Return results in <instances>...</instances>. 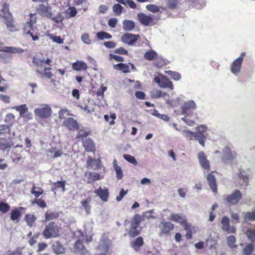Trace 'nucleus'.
<instances>
[{
    "mask_svg": "<svg viewBox=\"0 0 255 255\" xmlns=\"http://www.w3.org/2000/svg\"><path fill=\"white\" fill-rule=\"evenodd\" d=\"M111 245V242L108 238L107 234H104L98 246L97 251L99 253L96 255H111L110 251Z\"/></svg>",
    "mask_w": 255,
    "mask_h": 255,
    "instance_id": "obj_1",
    "label": "nucleus"
},
{
    "mask_svg": "<svg viewBox=\"0 0 255 255\" xmlns=\"http://www.w3.org/2000/svg\"><path fill=\"white\" fill-rule=\"evenodd\" d=\"M36 14H30V21L27 22L24 26V32L26 34H29L31 37L32 39L36 41L38 39L36 33L35 32L34 24L36 22Z\"/></svg>",
    "mask_w": 255,
    "mask_h": 255,
    "instance_id": "obj_2",
    "label": "nucleus"
},
{
    "mask_svg": "<svg viewBox=\"0 0 255 255\" xmlns=\"http://www.w3.org/2000/svg\"><path fill=\"white\" fill-rule=\"evenodd\" d=\"M34 113L38 118L47 119L51 116L52 109L49 105L42 104L34 109Z\"/></svg>",
    "mask_w": 255,
    "mask_h": 255,
    "instance_id": "obj_3",
    "label": "nucleus"
},
{
    "mask_svg": "<svg viewBox=\"0 0 255 255\" xmlns=\"http://www.w3.org/2000/svg\"><path fill=\"white\" fill-rule=\"evenodd\" d=\"M59 228L54 222L49 223L43 231V235L46 239L56 238L59 236Z\"/></svg>",
    "mask_w": 255,
    "mask_h": 255,
    "instance_id": "obj_4",
    "label": "nucleus"
},
{
    "mask_svg": "<svg viewBox=\"0 0 255 255\" xmlns=\"http://www.w3.org/2000/svg\"><path fill=\"white\" fill-rule=\"evenodd\" d=\"M140 222V216L136 215L131 219L130 229L128 231V235L131 237L137 236L140 231L139 223Z\"/></svg>",
    "mask_w": 255,
    "mask_h": 255,
    "instance_id": "obj_5",
    "label": "nucleus"
},
{
    "mask_svg": "<svg viewBox=\"0 0 255 255\" xmlns=\"http://www.w3.org/2000/svg\"><path fill=\"white\" fill-rule=\"evenodd\" d=\"M154 80L158 85L162 88L173 89V86L171 81L162 74H158V75L154 77Z\"/></svg>",
    "mask_w": 255,
    "mask_h": 255,
    "instance_id": "obj_6",
    "label": "nucleus"
},
{
    "mask_svg": "<svg viewBox=\"0 0 255 255\" xmlns=\"http://www.w3.org/2000/svg\"><path fill=\"white\" fill-rule=\"evenodd\" d=\"M169 220L180 224L184 229L189 228L188 223L185 216L183 214L171 213L168 217Z\"/></svg>",
    "mask_w": 255,
    "mask_h": 255,
    "instance_id": "obj_7",
    "label": "nucleus"
},
{
    "mask_svg": "<svg viewBox=\"0 0 255 255\" xmlns=\"http://www.w3.org/2000/svg\"><path fill=\"white\" fill-rule=\"evenodd\" d=\"M242 194L239 190H234L233 193L224 197V199L230 205L237 204L242 199Z\"/></svg>",
    "mask_w": 255,
    "mask_h": 255,
    "instance_id": "obj_8",
    "label": "nucleus"
},
{
    "mask_svg": "<svg viewBox=\"0 0 255 255\" xmlns=\"http://www.w3.org/2000/svg\"><path fill=\"white\" fill-rule=\"evenodd\" d=\"M37 11L42 16L46 17L48 18L52 17V8L48 4L46 5L43 4H39L37 8Z\"/></svg>",
    "mask_w": 255,
    "mask_h": 255,
    "instance_id": "obj_9",
    "label": "nucleus"
},
{
    "mask_svg": "<svg viewBox=\"0 0 255 255\" xmlns=\"http://www.w3.org/2000/svg\"><path fill=\"white\" fill-rule=\"evenodd\" d=\"M13 109L19 112L20 117L26 120L32 119V114L28 112V108L25 104L14 107Z\"/></svg>",
    "mask_w": 255,
    "mask_h": 255,
    "instance_id": "obj_10",
    "label": "nucleus"
},
{
    "mask_svg": "<svg viewBox=\"0 0 255 255\" xmlns=\"http://www.w3.org/2000/svg\"><path fill=\"white\" fill-rule=\"evenodd\" d=\"M159 235L167 234L171 231L174 227V225L170 222L161 221L158 226Z\"/></svg>",
    "mask_w": 255,
    "mask_h": 255,
    "instance_id": "obj_11",
    "label": "nucleus"
},
{
    "mask_svg": "<svg viewBox=\"0 0 255 255\" xmlns=\"http://www.w3.org/2000/svg\"><path fill=\"white\" fill-rule=\"evenodd\" d=\"M137 17L139 22L144 26H148L153 21V16L151 14L147 15L140 12L137 14Z\"/></svg>",
    "mask_w": 255,
    "mask_h": 255,
    "instance_id": "obj_12",
    "label": "nucleus"
},
{
    "mask_svg": "<svg viewBox=\"0 0 255 255\" xmlns=\"http://www.w3.org/2000/svg\"><path fill=\"white\" fill-rule=\"evenodd\" d=\"M139 37L138 35L126 33L122 36L121 40L128 45H131L137 40Z\"/></svg>",
    "mask_w": 255,
    "mask_h": 255,
    "instance_id": "obj_13",
    "label": "nucleus"
},
{
    "mask_svg": "<svg viewBox=\"0 0 255 255\" xmlns=\"http://www.w3.org/2000/svg\"><path fill=\"white\" fill-rule=\"evenodd\" d=\"M242 63L243 62H241V58L236 59L232 62L230 66V70L233 74L236 76L239 75L241 72Z\"/></svg>",
    "mask_w": 255,
    "mask_h": 255,
    "instance_id": "obj_14",
    "label": "nucleus"
},
{
    "mask_svg": "<svg viewBox=\"0 0 255 255\" xmlns=\"http://www.w3.org/2000/svg\"><path fill=\"white\" fill-rule=\"evenodd\" d=\"M196 108L195 102L192 100H189L185 103L182 107V114L184 115H188L189 112L194 110Z\"/></svg>",
    "mask_w": 255,
    "mask_h": 255,
    "instance_id": "obj_15",
    "label": "nucleus"
},
{
    "mask_svg": "<svg viewBox=\"0 0 255 255\" xmlns=\"http://www.w3.org/2000/svg\"><path fill=\"white\" fill-rule=\"evenodd\" d=\"M198 159L201 167L205 170H209L210 168V164L209 161L207 159L203 151L200 152L198 154Z\"/></svg>",
    "mask_w": 255,
    "mask_h": 255,
    "instance_id": "obj_16",
    "label": "nucleus"
},
{
    "mask_svg": "<svg viewBox=\"0 0 255 255\" xmlns=\"http://www.w3.org/2000/svg\"><path fill=\"white\" fill-rule=\"evenodd\" d=\"M222 230L224 231L228 232L229 233H234L236 231L234 228L230 229V220L228 217L224 216L221 220Z\"/></svg>",
    "mask_w": 255,
    "mask_h": 255,
    "instance_id": "obj_17",
    "label": "nucleus"
},
{
    "mask_svg": "<svg viewBox=\"0 0 255 255\" xmlns=\"http://www.w3.org/2000/svg\"><path fill=\"white\" fill-rule=\"evenodd\" d=\"M63 125L70 130H74L78 128L77 122L73 118L70 117L65 119Z\"/></svg>",
    "mask_w": 255,
    "mask_h": 255,
    "instance_id": "obj_18",
    "label": "nucleus"
},
{
    "mask_svg": "<svg viewBox=\"0 0 255 255\" xmlns=\"http://www.w3.org/2000/svg\"><path fill=\"white\" fill-rule=\"evenodd\" d=\"M80 107L86 113L89 114L94 111L95 105L93 101L87 100L86 103L80 105Z\"/></svg>",
    "mask_w": 255,
    "mask_h": 255,
    "instance_id": "obj_19",
    "label": "nucleus"
},
{
    "mask_svg": "<svg viewBox=\"0 0 255 255\" xmlns=\"http://www.w3.org/2000/svg\"><path fill=\"white\" fill-rule=\"evenodd\" d=\"M207 179L208 181V184L212 190L213 192L216 193L217 192V188L216 184V178L212 174H209L207 176Z\"/></svg>",
    "mask_w": 255,
    "mask_h": 255,
    "instance_id": "obj_20",
    "label": "nucleus"
},
{
    "mask_svg": "<svg viewBox=\"0 0 255 255\" xmlns=\"http://www.w3.org/2000/svg\"><path fill=\"white\" fill-rule=\"evenodd\" d=\"M97 195L103 200L104 202H107L109 198V191L108 189H103L101 188H99L94 192Z\"/></svg>",
    "mask_w": 255,
    "mask_h": 255,
    "instance_id": "obj_21",
    "label": "nucleus"
},
{
    "mask_svg": "<svg viewBox=\"0 0 255 255\" xmlns=\"http://www.w3.org/2000/svg\"><path fill=\"white\" fill-rule=\"evenodd\" d=\"M72 68L76 71L85 70L87 68V66L83 61H77L72 64Z\"/></svg>",
    "mask_w": 255,
    "mask_h": 255,
    "instance_id": "obj_22",
    "label": "nucleus"
},
{
    "mask_svg": "<svg viewBox=\"0 0 255 255\" xmlns=\"http://www.w3.org/2000/svg\"><path fill=\"white\" fill-rule=\"evenodd\" d=\"M244 219L246 222L255 221V209L251 211L244 212Z\"/></svg>",
    "mask_w": 255,
    "mask_h": 255,
    "instance_id": "obj_23",
    "label": "nucleus"
},
{
    "mask_svg": "<svg viewBox=\"0 0 255 255\" xmlns=\"http://www.w3.org/2000/svg\"><path fill=\"white\" fill-rule=\"evenodd\" d=\"M21 216V212L18 209H15L11 211L10 219L14 222L17 223L20 220V217Z\"/></svg>",
    "mask_w": 255,
    "mask_h": 255,
    "instance_id": "obj_24",
    "label": "nucleus"
},
{
    "mask_svg": "<svg viewBox=\"0 0 255 255\" xmlns=\"http://www.w3.org/2000/svg\"><path fill=\"white\" fill-rule=\"evenodd\" d=\"M83 146L87 151H91L94 148L95 144L91 138L85 139L83 141Z\"/></svg>",
    "mask_w": 255,
    "mask_h": 255,
    "instance_id": "obj_25",
    "label": "nucleus"
},
{
    "mask_svg": "<svg viewBox=\"0 0 255 255\" xmlns=\"http://www.w3.org/2000/svg\"><path fill=\"white\" fill-rule=\"evenodd\" d=\"M53 250L56 255L62 254L65 252V249L59 242H55L52 246Z\"/></svg>",
    "mask_w": 255,
    "mask_h": 255,
    "instance_id": "obj_26",
    "label": "nucleus"
},
{
    "mask_svg": "<svg viewBox=\"0 0 255 255\" xmlns=\"http://www.w3.org/2000/svg\"><path fill=\"white\" fill-rule=\"evenodd\" d=\"M2 51L13 54L22 53L23 52V50L21 48L11 46H5L3 47Z\"/></svg>",
    "mask_w": 255,
    "mask_h": 255,
    "instance_id": "obj_27",
    "label": "nucleus"
},
{
    "mask_svg": "<svg viewBox=\"0 0 255 255\" xmlns=\"http://www.w3.org/2000/svg\"><path fill=\"white\" fill-rule=\"evenodd\" d=\"M181 133L186 138L190 140H194L197 137L198 133L195 132H192L189 129H184L181 131Z\"/></svg>",
    "mask_w": 255,
    "mask_h": 255,
    "instance_id": "obj_28",
    "label": "nucleus"
},
{
    "mask_svg": "<svg viewBox=\"0 0 255 255\" xmlns=\"http://www.w3.org/2000/svg\"><path fill=\"white\" fill-rule=\"evenodd\" d=\"M123 29L125 31H131L135 27V23L132 20H126L123 22Z\"/></svg>",
    "mask_w": 255,
    "mask_h": 255,
    "instance_id": "obj_29",
    "label": "nucleus"
},
{
    "mask_svg": "<svg viewBox=\"0 0 255 255\" xmlns=\"http://www.w3.org/2000/svg\"><path fill=\"white\" fill-rule=\"evenodd\" d=\"M114 68L116 70H121L124 73L129 72L128 65L125 63H119L114 65Z\"/></svg>",
    "mask_w": 255,
    "mask_h": 255,
    "instance_id": "obj_30",
    "label": "nucleus"
},
{
    "mask_svg": "<svg viewBox=\"0 0 255 255\" xmlns=\"http://www.w3.org/2000/svg\"><path fill=\"white\" fill-rule=\"evenodd\" d=\"M33 63L36 66L37 73L38 74H41L42 66L44 64V61L38 58H34Z\"/></svg>",
    "mask_w": 255,
    "mask_h": 255,
    "instance_id": "obj_31",
    "label": "nucleus"
},
{
    "mask_svg": "<svg viewBox=\"0 0 255 255\" xmlns=\"http://www.w3.org/2000/svg\"><path fill=\"white\" fill-rule=\"evenodd\" d=\"M254 246L252 243L248 244L245 246L243 251V255H251L254 251Z\"/></svg>",
    "mask_w": 255,
    "mask_h": 255,
    "instance_id": "obj_32",
    "label": "nucleus"
},
{
    "mask_svg": "<svg viewBox=\"0 0 255 255\" xmlns=\"http://www.w3.org/2000/svg\"><path fill=\"white\" fill-rule=\"evenodd\" d=\"M157 53L152 50L147 51L145 53L144 57L147 60H153L157 58Z\"/></svg>",
    "mask_w": 255,
    "mask_h": 255,
    "instance_id": "obj_33",
    "label": "nucleus"
},
{
    "mask_svg": "<svg viewBox=\"0 0 255 255\" xmlns=\"http://www.w3.org/2000/svg\"><path fill=\"white\" fill-rule=\"evenodd\" d=\"M245 234L249 240L252 242H255V228L248 229Z\"/></svg>",
    "mask_w": 255,
    "mask_h": 255,
    "instance_id": "obj_34",
    "label": "nucleus"
},
{
    "mask_svg": "<svg viewBox=\"0 0 255 255\" xmlns=\"http://www.w3.org/2000/svg\"><path fill=\"white\" fill-rule=\"evenodd\" d=\"M74 250L75 252L84 254L86 250L83 243L79 240H78L75 244Z\"/></svg>",
    "mask_w": 255,
    "mask_h": 255,
    "instance_id": "obj_35",
    "label": "nucleus"
},
{
    "mask_svg": "<svg viewBox=\"0 0 255 255\" xmlns=\"http://www.w3.org/2000/svg\"><path fill=\"white\" fill-rule=\"evenodd\" d=\"M96 36L99 40H103L104 39H110L112 38V35L105 31L98 32Z\"/></svg>",
    "mask_w": 255,
    "mask_h": 255,
    "instance_id": "obj_36",
    "label": "nucleus"
},
{
    "mask_svg": "<svg viewBox=\"0 0 255 255\" xmlns=\"http://www.w3.org/2000/svg\"><path fill=\"white\" fill-rule=\"evenodd\" d=\"M143 243V239L139 237L135 239V240L131 243V246L135 251H138L139 247H141Z\"/></svg>",
    "mask_w": 255,
    "mask_h": 255,
    "instance_id": "obj_37",
    "label": "nucleus"
},
{
    "mask_svg": "<svg viewBox=\"0 0 255 255\" xmlns=\"http://www.w3.org/2000/svg\"><path fill=\"white\" fill-rule=\"evenodd\" d=\"M227 242L228 246L231 249L236 248V239L234 236L231 235L227 238Z\"/></svg>",
    "mask_w": 255,
    "mask_h": 255,
    "instance_id": "obj_38",
    "label": "nucleus"
},
{
    "mask_svg": "<svg viewBox=\"0 0 255 255\" xmlns=\"http://www.w3.org/2000/svg\"><path fill=\"white\" fill-rule=\"evenodd\" d=\"M207 130V128L205 127L204 126L201 125L197 127L196 128V133H198V135H200V136L206 137L207 134L206 133Z\"/></svg>",
    "mask_w": 255,
    "mask_h": 255,
    "instance_id": "obj_39",
    "label": "nucleus"
},
{
    "mask_svg": "<svg viewBox=\"0 0 255 255\" xmlns=\"http://www.w3.org/2000/svg\"><path fill=\"white\" fill-rule=\"evenodd\" d=\"M238 177L243 179L246 185L247 184L248 180L249 178V174L244 170H240L238 173Z\"/></svg>",
    "mask_w": 255,
    "mask_h": 255,
    "instance_id": "obj_40",
    "label": "nucleus"
},
{
    "mask_svg": "<svg viewBox=\"0 0 255 255\" xmlns=\"http://www.w3.org/2000/svg\"><path fill=\"white\" fill-rule=\"evenodd\" d=\"M36 218L32 214L26 215L25 220L29 227H32Z\"/></svg>",
    "mask_w": 255,
    "mask_h": 255,
    "instance_id": "obj_41",
    "label": "nucleus"
},
{
    "mask_svg": "<svg viewBox=\"0 0 255 255\" xmlns=\"http://www.w3.org/2000/svg\"><path fill=\"white\" fill-rule=\"evenodd\" d=\"M54 187L52 188V190L54 191L58 188H61V190L63 192H64L65 191V181H58L57 182H55L53 183Z\"/></svg>",
    "mask_w": 255,
    "mask_h": 255,
    "instance_id": "obj_42",
    "label": "nucleus"
},
{
    "mask_svg": "<svg viewBox=\"0 0 255 255\" xmlns=\"http://www.w3.org/2000/svg\"><path fill=\"white\" fill-rule=\"evenodd\" d=\"M223 152L224 155L222 157L223 159L224 160H231L233 158V156L231 154V150L229 148L225 147L224 148Z\"/></svg>",
    "mask_w": 255,
    "mask_h": 255,
    "instance_id": "obj_43",
    "label": "nucleus"
},
{
    "mask_svg": "<svg viewBox=\"0 0 255 255\" xmlns=\"http://www.w3.org/2000/svg\"><path fill=\"white\" fill-rule=\"evenodd\" d=\"M164 72L170 75L171 78L175 81H178L181 79V75L177 72L170 70L165 71Z\"/></svg>",
    "mask_w": 255,
    "mask_h": 255,
    "instance_id": "obj_44",
    "label": "nucleus"
},
{
    "mask_svg": "<svg viewBox=\"0 0 255 255\" xmlns=\"http://www.w3.org/2000/svg\"><path fill=\"white\" fill-rule=\"evenodd\" d=\"M5 18L7 19L6 21L5 22V24L7 26V28H8L10 30H12V28L13 27V25L11 20V14L8 12L6 15L5 16Z\"/></svg>",
    "mask_w": 255,
    "mask_h": 255,
    "instance_id": "obj_45",
    "label": "nucleus"
},
{
    "mask_svg": "<svg viewBox=\"0 0 255 255\" xmlns=\"http://www.w3.org/2000/svg\"><path fill=\"white\" fill-rule=\"evenodd\" d=\"M146 8L149 11L153 13H157L159 11V7L155 4H150L146 6Z\"/></svg>",
    "mask_w": 255,
    "mask_h": 255,
    "instance_id": "obj_46",
    "label": "nucleus"
},
{
    "mask_svg": "<svg viewBox=\"0 0 255 255\" xmlns=\"http://www.w3.org/2000/svg\"><path fill=\"white\" fill-rule=\"evenodd\" d=\"M91 202V200L90 199H87L84 201L82 202V205L84 208L87 213H89L90 212L91 207L89 205V203Z\"/></svg>",
    "mask_w": 255,
    "mask_h": 255,
    "instance_id": "obj_47",
    "label": "nucleus"
},
{
    "mask_svg": "<svg viewBox=\"0 0 255 255\" xmlns=\"http://www.w3.org/2000/svg\"><path fill=\"white\" fill-rule=\"evenodd\" d=\"M66 13L68 15L69 17H73L75 16L77 13L76 9L74 7H70L66 10Z\"/></svg>",
    "mask_w": 255,
    "mask_h": 255,
    "instance_id": "obj_48",
    "label": "nucleus"
},
{
    "mask_svg": "<svg viewBox=\"0 0 255 255\" xmlns=\"http://www.w3.org/2000/svg\"><path fill=\"white\" fill-rule=\"evenodd\" d=\"M125 159L129 162L133 164V165H136L137 162L135 159V158L133 156L129 154H124L123 155Z\"/></svg>",
    "mask_w": 255,
    "mask_h": 255,
    "instance_id": "obj_49",
    "label": "nucleus"
},
{
    "mask_svg": "<svg viewBox=\"0 0 255 255\" xmlns=\"http://www.w3.org/2000/svg\"><path fill=\"white\" fill-rule=\"evenodd\" d=\"M50 70V68L44 67V70L45 71L44 74L41 73V74H39L41 78L46 77L48 79H51L53 76L51 72L48 71Z\"/></svg>",
    "mask_w": 255,
    "mask_h": 255,
    "instance_id": "obj_50",
    "label": "nucleus"
},
{
    "mask_svg": "<svg viewBox=\"0 0 255 255\" xmlns=\"http://www.w3.org/2000/svg\"><path fill=\"white\" fill-rule=\"evenodd\" d=\"M10 210V206L7 203L4 202L0 203V211L3 213L7 212Z\"/></svg>",
    "mask_w": 255,
    "mask_h": 255,
    "instance_id": "obj_51",
    "label": "nucleus"
},
{
    "mask_svg": "<svg viewBox=\"0 0 255 255\" xmlns=\"http://www.w3.org/2000/svg\"><path fill=\"white\" fill-rule=\"evenodd\" d=\"M167 95L165 93H162L160 90H155L152 93V96L155 98L164 97Z\"/></svg>",
    "mask_w": 255,
    "mask_h": 255,
    "instance_id": "obj_52",
    "label": "nucleus"
},
{
    "mask_svg": "<svg viewBox=\"0 0 255 255\" xmlns=\"http://www.w3.org/2000/svg\"><path fill=\"white\" fill-rule=\"evenodd\" d=\"M167 4L171 9H174L176 7L178 3V0H166Z\"/></svg>",
    "mask_w": 255,
    "mask_h": 255,
    "instance_id": "obj_53",
    "label": "nucleus"
},
{
    "mask_svg": "<svg viewBox=\"0 0 255 255\" xmlns=\"http://www.w3.org/2000/svg\"><path fill=\"white\" fill-rule=\"evenodd\" d=\"M51 18L54 22L56 23H60L63 20L64 17L61 13H59L56 16L53 17H52Z\"/></svg>",
    "mask_w": 255,
    "mask_h": 255,
    "instance_id": "obj_54",
    "label": "nucleus"
},
{
    "mask_svg": "<svg viewBox=\"0 0 255 255\" xmlns=\"http://www.w3.org/2000/svg\"><path fill=\"white\" fill-rule=\"evenodd\" d=\"M123 7L119 4H116L113 7V11L118 15H119L122 11Z\"/></svg>",
    "mask_w": 255,
    "mask_h": 255,
    "instance_id": "obj_55",
    "label": "nucleus"
},
{
    "mask_svg": "<svg viewBox=\"0 0 255 255\" xmlns=\"http://www.w3.org/2000/svg\"><path fill=\"white\" fill-rule=\"evenodd\" d=\"M81 39L83 42L86 44H90L91 43V40L90 39L88 33H84L81 36Z\"/></svg>",
    "mask_w": 255,
    "mask_h": 255,
    "instance_id": "obj_56",
    "label": "nucleus"
},
{
    "mask_svg": "<svg viewBox=\"0 0 255 255\" xmlns=\"http://www.w3.org/2000/svg\"><path fill=\"white\" fill-rule=\"evenodd\" d=\"M128 192V190H125L124 188H122L120 192L119 195L116 197L117 201L118 202L121 201Z\"/></svg>",
    "mask_w": 255,
    "mask_h": 255,
    "instance_id": "obj_57",
    "label": "nucleus"
},
{
    "mask_svg": "<svg viewBox=\"0 0 255 255\" xmlns=\"http://www.w3.org/2000/svg\"><path fill=\"white\" fill-rule=\"evenodd\" d=\"M116 173V177L118 179L120 180L123 177V171L121 167L116 166V169H114Z\"/></svg>",
    "mask_w": 255,
    "mask_h": 255,
    "instance_id": "obj_58",
    "label": "nucleus"
},
{
    "mask_svg": "<svg viewBox=\"0 0 255 255\" xmlns=\"http://www.w3.org/2000/svg\"><path fill=\"white\" fill-rule=\"evenodd\" d=\"M10 146L11 145L9 143L0 142V151L2 150V151H4L6 150H7V151H8L9 148L10 147Z\"/></svg>",
    "mask_w": 255,
    "mask_h": 255,
    "instance_id": "obj_59",
    "label": "nucleus"
},
{
    "mask_svg": "<svg viewBox=\"0 0 255 255\" xmlns=\"http://www.w3.org/2000/svg\"><path fill=\"white\" fill-rule=\"evenodd\" d=\"M49 36L50 39H52L54 42L59 44L63 43L64 40L61 38L60 37L57 36H53L52 35H49Z\"/></svg>",
    "mask_w": 255,
    "mask_h": 255,
    "instance_id": "obj_60",
    "label": "nucleus"
},
{
    "mask_svg": "<svg viewBox=\"0 0 255 255\" xmlns=\"http://www.w3.org/2000/svg\"><path fill=\"white\" fill-rule=\"evenodd\" d=\"M9 127L6 125H0V134L7 132L9 131Z\"/></svg>",
    "mask_w": 255,
    "mask_h": 255,
    "instance_id": "obj_61",
    "label": "nucleus"
},
{
    "mask_svg": "<svg viewBox=\"0 0 255 255\" xmlns=\"http://www.w3.org/2000/svg\"><path fill=\"white\" fill-rule=\"evenodd\" d=\"M69 114L67 110H61L59 112V118L60 119H66V117L68 116Z\"/></svg>",
    "mask_w": 255,
    "mask_h": 255,
    "instance_id": "obj_62",
    "label": "nucleus"
},
{
    "mask_svg": "<svg viewBox=\"0 0 255 255\" xmlns=\"http://www.w3.org/2000/svg\"><path fill=\"white\" fill-rule=\"evenodd\" d=\"M89 135V132L84 129H80L76 135L77 138L86 137Z\"/></svg>",
    "mask_w": 255,
    "mask_h": 255,
    "instance_id": "obj_63",
    "label": "nucleus"
},
{
    "mask_svg": "<svg viewBox=\"0 0 255 255\" xmlns=\"http://www.w3.org/2000/svg\"><path fill=\"white\" fill-rule=\"evenodd\" d=\"M56 216L55 214L52 212L47 211L45 213V220L46 221H49L51 220H52L54 218H55Z\"/></svg>",
    "mask_w": 255,
    "mask_h": 255,
    "instance_id": "obj_64",
    "label": "nucleus"
}]
</instances>
